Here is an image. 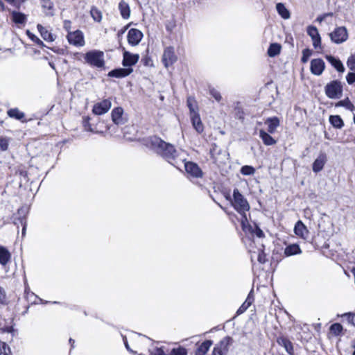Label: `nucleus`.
<instances>
[{"label": "nucleus", "instance_id": "obj_1", "mask_svg": "<svg viewBox=\"0 0 355 355\" xmlns=\"http://www.w3.org/2000/svg\"><path fill=\"white\" fill-rule=\"evenodd\" d=\"M145 144L151 150L178 169H180L182 163L186 159L182 151L177 150L173 145L157 136L146 138Z\"/></svg>", "mask_w": 355, "mask_h": 355}, {"label": "nucleus", "instance_id": "obj_2", "mask_svg": "<svg viewBox=\"0 0 355 355\" xmlns=\"http://www.w3.org/2000/svg\"><path fill=\"white\" fill-rule=\"evenodd\" d=\"M226 199L231 201L232 205L241 214V216L243 214H246L245 212L250 209V205L247 200L236 188L233 191V200H231L230 195L226 196Z\"/></svg>", "mask_w": 355, "mask_h": 355}, {"label": "nucleus", "instance_id": "obj_3", "mask_svg": "<svg viewBox=\"0 0 355 355\" xmlns=\"http://www.w3.org/2000/svg\"><path fill=\"white\" fill-rule=\"evenodd\" d=\"M84 59L92 67L101 68L105 65L104 53L101 51H89L85 54Z\"/></svg>", "mask_w": 355, "mask_h": 355}, {"label": "nucleus", "instance_id": "obj_4", "mask_svg": "<svg viewBox=\"0 0 355 355\" xmlns=\"http://www.w3.org/2000/svg\"><path fill=\"white\" fill-rule=\"evenodd\" d=\"M326 96L331 99L339 98L343 93V85L338 80H332L324 87Z\"/></svg>", "mask_w": 355, "mask_h": 355}, {"label": "nucleus", "instance_id": "obj_5", "mask_svg": "<svg viewBox=\"0 0 355 355\" xmlns=\"http://www.w3.org/2000/svg\"><path fill=\"white\" fill-rule=\"evenodd\" d=\"M329 37L332 42L342 44L348 39V32L345 26L337 27L329 33Z\"/></svg>", "mask_w": 355, "mask_h": 355}, {"label": "nucleus", "instance_id": "obj_6", "mask_svg": "<svg viewBox=\"0 0 355 355\" xmlns=\"http://www.w3.org/2000/svg\"><path fill=\"white\" fill-rule=\"evenodd\" d=\"M232 339L230 337H225L215 345L211 355H226L229 351V347L232 344Z\"/></svg>", "mask_w": 355, "mask_h": 355}, {"label": "nucleus", "instance_id": "obj_7", "mask_svg": "<svg viewBox=\"0 0 355 355\" xmlns=\"http://www.w3.org/2000/svg\"><path fill=\"white\" fill-rule=\"evenodd\" d=\"M67 39L70 44L76 46H83L85 45L84 35L81 31L76 30L73 32H69Z\"/></svg>", "mask_w": 355, "mask_h": 355}, {"label": "nucleus", "instance_id": "obj_8", "mask_svg": "<svg viewBox=\"0 0 355 355\" xmlns=\"http://www.w3.org/2000/svg\"><path fill=\"white\" fill-rule=\"evenodd\" d=\"M308 35L311 38L315 49H321V37L318 28L314 26H309L306 29Z\"/></svg>", "mask_w": 355, "mask_h": 355}, {"label": "nucleus", "instance_id": "obj_9", "mask_svg": "<svg viewBox=\"0 0 355 355\" xmlns=\"http://www.w3.org/2000/svg\"><path fill=\"white\" fill-rule=\"evenodd\" d=\"M112 103L110 99H104L96 103L93 106L92 112L96 115H102L105 114L111 108Z\"/></svg>", "mask_w": 355, "mask_h": 355}, {"label": "nucleus", "instance_id": "obj_10", "mask_svg": "<svg viewBox=\"0 0 355 355\" xmlns=\"http://www.w3.org/2000/svg\"><path fill=\"white\" fill-rule=\"evenodd\" d=\"M177 60V56L175 54L174 48L172 46L166 47L162 55V62L166 67L171 66Z\"/></svg>", "mask_w": 355, "mask_h": 355}, {"label": "nucleus", "instance_id": "obj_11", "mask_svg": "<svg viewBox=\"0 0 355 355\" xmlns=\"http://www.w3.org/2000/svg\"><path fill=\"white\" fill-rule=\"evenodd\" d=\"M186 172L193 178H201L202 176V171L198 165L193 162H186L182 163Z\"/></svg>", "mask_w": 355, "mask_h": 355}, {"label": "nucleus", "instance_id": "obj_12", "mask_svg": "<svg viewBox=\"0 0 355 355\" xmlns=\"http://www.w3.org/2000/svg\"><path fill=\"white\" fill-rule=\"evenodd\" d=\"M142 37V32L137 28L130 29L127 35L128 44L133 46L138 45Z\"/></svg>", "mask_w": 355, "mask_h": 355}, {"label": "nucleus", "instance_id": "obj_13", "mask_svg": "<svg viewBox=\"0 0 355 355\" xmlns=\"http://www.w3.org/2000/svg\"><path fill=\"white\" fill-rule=\"evenodd\" d=\"M324 69L325 63L322 59L316 58L311 61L310 70L313 74L320 76L322 73Z\"/></svg>", "mask_w": 355, "mask_h": 355}, {"label": "nucleus", "instance_id": "obj_14", "mask_svg": "<svg viewBox=\"0 0 355 355\" xmlns=\"http://www.w3.org/2000/svg\"><path fill=\"white\" fill-rule=\"evenodd\" d=\"M139 59V54H134L130 53L129 51H125L123 54L122 64L126 68L131 67L138 62Z\"/></svg>", "mask_w": 355, "mask_h": 355}, {"label": "nucleus", "instance_id": "obj_15", "mask_svg": "<svg viewBox=\"0 0 355 355\" xmlns=\"http://www.w3.org/2000/svg\"><path fill=\"white\" fill-rule=\"evenodd\" d=\"M327 162V155L324 153H320L313 163L312 169L314 173L321 171Z\"/></svg>", "mask_w": 355, "mask_h": 355}, {"label": "nucleus", "instance_id": "obj_16", "mask_svg": "<svg viewBox=\"0 0 355 355\" xmlns=\"http://www.w3.org/2000/svg\"><path fill=\"white\" fill-rule=\"evenodd\" d=\"M132 71L133 69L131 67L118 68L110 71L107 75L110 77L121 78L129 76Z\"/></svg>", "mask_w": 355, "mask_h": 355}, {"label": "nucleus", "instance_id": "obj_17", "mask_svg": "<svg viewBox=\"0 0 355 355\" xmlns=\"http://www.w3.org/2000/svg\"><path fill=\"white\" fill-rule=\"evenodd\" d=\"M123 110L120 107H115L112 111V120L117 125H121L125 123V120L123 117Z\"/></svg>", "mask_w": 355, "mask_h": 355}, {"label": "nucleus", "instance_id": "obj_18", "mask_svg": "<svg viewBox=\"0 0 355 355\" xmlns=\"http://www.w3.org/2000/svg\"><path fill=\"white\" fill-rule=\"evenodd\" d=\"M326 60L334 67L338 72L343 73L345 71V67L340 60L331 55H327L325 56Z\"/></svg>", "mask_w": 355, "mask_h": 355}, {"label": "nucleus", "instance_id": "obj_19", "mask_svg": "<svg viewBox=\"0 0 355 355\" xmlns=\"http://www.w3.org/2000/svg\"><path fill=\"white\" fill-rule=\"evenodd\" d=\"M11 259V253L4 246L0 245V264L5 266Z\"/></svg>", "mask_w": 355, "mask_h": 355}, {"label": "nucleus", "instance_id": "obj_20", "mask_svg": "<svg viewBox=\"0 0 355 355\" xmlns=\"http://www.w3.org/2000/svg\"><path fill=\"white\" fill-rule=\"evenodd\" d=\"M191 122L193 128L198 133L203 132L204 128L199 114L197 112L192 113L191 116Z\"/></svg>", "mask_w": 355, "mask_h": 355}, {"label": "nucleus", "instance_id": "obj_21", "mask_svg": "<svg viewBox=\"0 0 355 355\" xmlns=\"http://www.w3.org/2000/svg\"><path fill=\"white\" fill-rule=\"evenodd\" d=\"M242 230L247 234H252L255 230V223L252 225L248 223L246 214H243L241 219Z\"/></svg>", "mask_w": 355, "mask_h": 355}, {"label": "nucleus", "instance_id": "obj_22", "mask_svg": "<svg viewBox=\"0 0 355 355\" xmlns=\"http://www.w3.org/2000/svg\"><path fill=\"white\" fill-rule=\"evenodd\" d=\"M265 123L268 125V132L272 134L279 125V119L277 116L269 117Z\"/></svg>", "mask_w": 355, "mask_h": 355}, {"label": "nucleus", "instance_id": "obj_23", "mask_svg": "<svg viewBox=\"0 0 355 355\" xmlns=\"http://www.w3.org/2000/svg\"><path fill=\"white\" fill-rule=\"evenodd\" d=\"M294 232L298 236L305 238L308 234V230L304 224L301 221L298 220L295 225Z\"/></svg>", "mask_w": 355, "mask_h": 355}, {"label": "nucleus", "instance_id": "obj_24", "mask_svg": "<svg viewBox=\"0 0 355 355\" xmlns=\"http://www.w3.org/2000/svg\"><path fill=\"white\" fill-rule=\"evenodd\" d=\"M37 29L42 36V37L46 42H53L55 39V37L49 32L45 27L42 26L41 24L37 25Z\"/></svg>", "mask_w": 355, "mask_h": 355}, {"label": "nucleus", "instance_id": "obj_25", "mask_svg": "<svg viewBox=\"0 0 355 355\" xmlns=\"http://www.w3.org/2000/svg\"><path fill=\"white\" fill-rule=\"evenodd\" d=\"M259 137L266 146H272L276 144V140L263 130H259Z\"/></svg>", "mask_w": 355, "mask_h": 355}, {"label": "nucleus", "instance_id": "obj_26", "mask_svg": "<svg viewBox=\"0 0 355 355\" xmlns=\"http://www.w3.org/2000/svg\"><path fill=\"white\" fill-rule=\"evenodd\" d=\"M119 10L121 17L124 19H128L130 16V8L129 5L125 1H122L119 3Z\"/></svg>", "mask_w": 355, "mask_h": 355}, {"label": "nucleus", "instance_id": "obj_27", "mask_svg": "<svg viewBox=\"0 0 355 355\" xmlns=\"http://www.w3.org/2000/svg\"><path fill=\"white\" fill-rule=\"evenodd\" d=\"M212 341L207 340L204 341L196 349L195 355H205L212 345Z\"/></svg>", "mask_w": 355, "mask_h": 355}, {"label": "nucleus", "instance_id": "obj_28", "mask_svg": "<svg viewBox=\"0 0 355 355\" xmlns=\"http://www.w3.org/2000/svg\"><path fill=\"white\" fill-rule=\"evenodd\" d=\"M302 253V250L297 244H291L286 246L284 254L286 257L296 255Z\"/></svg>", "mask_w": 355, "mask_h": 355}, {"label": "nucleus", "instance_id": "obj_29", "mask_svg": "<svg viewBox=\"0 0 355 355\" xmlns=\"http://www.w3.org/2000/svg\"><path fill=\"white\" fill-rule=\"evenodd\" d=\"M278 343L284 347L288 354H293V344L288 338L284 337L279 338L278 339Z\"/></svg>", "mask_w": 355, "mask_h": 355}, {"label": "nucleus", "instance_id": "obj_30", "mask_svg": "<svg viewBox=\"0 0 355 355\" xmlns=\"http://www.w3.org/2000/svg\"><path fill=\"white\" fill-rule=\"evenodd\" d=\"M41 6L46 15H53V3L51 0H41Z\"/></svg>", "mask_w": 355, "mask_h": 355}, {"label": "nucleus", "instance_id": "obj_31", "mask_svg": "<svg viewBox=\"0 0 355 355\" xmlns=\"http://www.w3.org/2000/svg\"><path fill=\"white\" fill-rule=\"evenodd\" d=\"M11 15L12 21L17 24H24L26 21V16L24 13L13 11Z\"/></svg>", "mask_w": 355, "mask_h": 355}, {"label": "nucleus", "instance_id": "obj_32", "mask_svg": "<svg viewBox=\"0 0 355 355\" xmlns=\"http://www.w3.org/2000/svg\"><path fill=\"white\" fill-rule=\"evenodd\" d=\"M329 122L336 128L340 129L344 126V122L339 115H331Z\"/></svg>", "mask_w": 355, "mask_h": 355}, {"label": "nucleus", "instance_id": "obj_33", "mask_svg": "<svg viewBox=\"0 0 355 355\" xmlns=\"http://www.w3.org/2000/svg\"><path fill=\"white\" fill-rule=\"evenodd\" d=\"M276 9L278 14L284 19L290 18V12L282 3H278L276 5Z\"/></svg>", "mask_w": 355, "mask_h": 355}, {"label": "nucleus", "instance_id": "obj_34", "mask_svg": "<svg viewBox=\"0 0 355 355\" xmlns=\"http://www.w3.org/2000/svg\"><path fill=\"white\" fill-rule=\"evenodd\" d=\"M8 116L10 118L21 120L24 118L25 114L21 112L18 108H11L7 112Z\"/></svg>", "mask_w": 355, "mask_h": 355}, {"label": "nucleus", "instance_id": "obj_35", "mask_svg": "<svg viewBox=\"0 0 355 355\" xmlns=\"http://www.w3.org/2000/svg\"><path fill=\"white\" fill-rule=\"evenodd\" d=\"M281 51V45L277 43H272L268 49V55L272 58L277 55Z\"/></svg>", "mask_w": 355, "mask_h": 355}, {"label": "nucleus", "instance_id": "obj_36", "mask_svg": "<svg viewBox=\"0 0 355 355\" xmlns=\"http://www.w3.org/2000/svg\"><path fill=\"white\" fill-rule=\"evenodd\" d=\"M336 106L345 107L346 109H347L350 111H353L354 110V105L352 103V102L349 101V99L348 98H347L344 100L340 101L337 103Z\"/></svg>", "mask_w": 355, "mask_h": 355}, {"label": "nucleus", "instance_id": "obj_37", "mask_svg": "<svg viewBox=\"0 0 355 355\" xmlns=\"http://www.w3.org/2000/svg\"><path fill=\"white\" fill-rule=\"evenodd\" d=\"M240 172L243 175H252L255 173V168L249 165H245L241 168Z\"/></svg>", "mask_w": 355, "mask_h": 355}, {"label": "nucleus", "instance_id": "obj_38", "mask_svg": "<svg viewBox=\"0 0 355 355\" xmlns=\"http://www.w3.org/2000/svg\"><path fill=\"white\" fill-rule=\"evenodd\" d=\"M343 330V326L340 323H334L330 327V331L335 336L340 335Z\"/></svg>", "mask_w": 355, "mask_h": 355}, {"label": "nucleus", "instance_id": "obj_39", "mask_svg": "<svg viewBox=\"0 0 355 355\" xmlns=\"http://www.w3.org/2000/svg\"><path fill=\"white\" fill-rule=\"evenodd\" d=\"M90 118L89 116H85L83 117V125L86 131L97 133V131H96L92 126L90 122Z\"/></svg>", "mask_w": 355, "mask_h": 355}, {"label": "nucleus", "instance_id": "obj_40", "mask_svg": "<svg viewBox=\"0 0 355 355\" xmlns=\"http://www.w3.org/2000/svg\"><path fill=\"white\" fill-rule=\"evenodd\" d=\"M0 355H11V350L8 344L0 340Z\"/></svg>", "mask_w": 355, "mask_h": 355}, {"label": "nucleus", "instance_id": "obj_41", "mask_svg": "<svg viewBox=\"0 0 355 355\" xmlns=\"http://www.w3.org/2000/svg\"><path fill=\"white\" fill-rule=\"evenodd\" d=\"M26 33H27V35L28 36V37L33 42H35V44H37L38 46H41V47H44L46 46L45 44H44V42L39 38L37 37L35 35H34L33 33H32L30 31H26Z\"/></svg>", "mask_w": 355, "mask_h": 355}, {"label": "nucleus", "instance_id": "obj_42", "mask_svg": "<svg viewBox=\"0 0 355 355\" xmlns=\"http://www.w3.org/2000/svg\"><path fill=\"white\" fill-rule=\"evenodd\" d=\"M91 15L96 21H101L102 19L101 12L95 7H92L90 11Z\"/></svg>", "mask_w": 355, "mask_h": 355}, {"label": "nucleus", "instance_id": "obj_43", "mask_svg": "<svg viewBox=\"0 0 355 355\" xmlns=\"http://www.w3.org/2000/svg\"><path fill=\"white\" fill-rule=\"evenodd\" d=\"M209 93L218 103H219L221 101V99H222L221 94L215 88L209 87Z\"/></svg>", "mask_w": 355, "mask_h": 355}, {"label": "nucleus", "instance_id": "obj_44", "mask_svg": "<svg viewBox=\"0 0 355 355\" xmlns=\"http://www.w3.org/2000/svg\"><path fill=\"white\" fill-rule=\"evenodd\" d=\"M10 139L7 137H0V150L6 151L8 148Z\"/></svg>", "mask_w": 355, "mask_h": 355}, {"label": "nucleus", "instance_id": "obj_45", "mask_svg": "<svg viewBox=\"0 0 355 355\" xmlns=\"http://www.w3.org/2000/svg\"><path fill=\"white\" fill-rule=\"evenodd\" d=\"M312 55V51L309 49H304L302 51V56L301 58V62L302 63H306L308 62L309 58Z\"/></svg>", "mask_w": 355, "mask_h": 355}, {"label": "nucleus", "instance_id": "obj_46", "mask_svg": "<svg viewBox=\"0 0 355 355\" xmlns=\"http://www.w3.org/2000/svg\"><path fill=\"white\" fill-rule=\"evenodd\" d=\"M347 67L352 71H355V54H352L347 61Z\"/></svg>", "mask_w": 355, "mask_h": 355}, {"label": "nucleus", "instance_id": "obj_47", "mask_svg": "<svg viewBox=\"0 0 355 355\" xmlns=\"http://www.w3.org/2000/svg\"><path fill=\"white\" fill-rule=\"evenodd\" d=\"M341 317L346 318L349 323L355 326V314L352 313H345L341 315Z\"/></svg>", "mask_w": 355, "mask_h": 355}, {"label": "nucleus", "instance_id": "obj_48", "mask_svg": "<svg viewBox=\"0 0 355 355\" xmlns=\"http://www.w3.org/2000/svg\"><path fill=\"white\" fill-rule=\"evenodd\" d=\"M187 350L184 347L175 348L171 350L170 355H187Z\"/></svg>", "mask_w": 355, "mask_h": 355}, {"label": "nucleus", "instance_id": "obj_49", "mask_svg": "<svg viewBox=\"0 0 355 355\" xmlns=\"http://www.w3.org/2000/svg\"><path fill=\"white\" fill-rule=\"evenodd\" d=\"M252 236H256L258 238H262L264 236V233L257 225H255V230Z\"/></svg>", "mask_w": 355, "mask_h": 355}, {"label": "nucleus", "instance_id": "obj_50", "mask_svg": "<svg viewBox=\"0 0 355 355\" xmlns=\"http://www.w3.org/2000/svg\"><path fill=\"white\" fill-rule=\"evenodd\" d=\"M346 80L349 85H352L355 83V72H349L346 76Z\"/></svg>", "mask_w": 355, "mask_h": 355}, {"label": "nucleus", "instance_id": "obj_51", "mask_svg": "<svg viewBox=\"0 0 355 355\" xmlns=\"http://www.w3.org/2000/svg\"><path fill=\"white\" fill-rule=\"evenodd\" d=\"M258 261L261 263H265L267 261L266 254L263 250H260L258 254Z\"/></svg>", "mask_w": 355, "mask_h": 355}, {"label": "nucleus", "instance_id": "obj_52", "mask_svg": "<svg viewBox=\"0 0 355 355\" xmlns=\"http://www.w3.org/2000/svg\"><path fill=\"white\" fill-rule=\"evenodd\" d=\"M150 355H166L161 347H155L150 353Z\"/></svg>", "mask_w": 355, "mask_h": 355}, {"label": "nucleus", "instance_id": "obj_53", "mask_svg": "<svg viewBox=\"0 0 355 355\" xmlns=\"http://www.w3.org/2000/svg\"><path fill=\"white\" fill-rule=\"evenodd\" d=\"M6 300V295L4 289L0 286V304H5Z\"/></svg>", "mask_w": 355, "mask_h": 355}, {"label": "nucleus", "instance_id": "obj_54", "mask_svg": "<svg viewBox=\"0 0 355 355\" xmlns=\"http://www.w3.org/2000/svg\"><path fill=\"white\" fill-rule=\"evenodd\" d=\"M248 308H249V306L245 302H243L242 304V305L237 310L236 313L238 315H240V314L243 313V312H245Z\"/></svg>", "mask_w": 355, "mask_h": 355}, {"label": "nucleus", "instance_id": "obj_55", "mask_svg": "<svg viewBox=\"0 0 355 355\" xmlns=\"http://www.w3.org/2000/svg\"><path fill=\"white\" fill-rule=\"evenodd\" d=\"M63 28L65 29L68 33L71 32L70 29L71 28V22L69 20H64L63 21Z\"/></svg>", "mask_w": 355, "mask_h": 355}, {"label": "nucleus", "instance_id": "obj_56", "mask_svg": "<svg viewBox=\"0 0 355 355\" xmlns=\"http://www.w3.org/2000/svg\"><path fill=\"white\" fill-rule=\"evenodd\" d=\"M19 220V222L21 223V224L23 226V228H22V235L24 236L25 234H26V221L25 220V218H19L18 219Z\"/></svg>", "mask_w": 355, "mask_h": 355}, {"label": "nucleus", "instance_id": "obj_57", "mask_svg": "<svg viewBox=\"0 0 355 355\" xmlns=\"http://www.w3.org/2000/svg\"><path fill=\"white\" fill-rule=\"evenodd\" d=\"M252 291H250V293H249L247 299L245 300V301L244 302L248 306H250L251 305V304L254 301V298L252 296H251V293H252Z\"/></svg>", "mask_w": 355, "mask_h": 355}, {"label": "nucleus", "instance_id": "obj_58", "mask_svg": "<svg viewBox=\"0 0 355 355\" xmlns=\"http://www.w3.org/2000/svg\"><path fill=\"white\" fill-rule=\"evenodd\" d=\"M130 25V24H129L126 25L125 26H124L122 29H121L120 31H119V32H118V35H119V36H120V35H121L124 34V33H125V31L128 30V28H129Z\"/></svg>", "mask_w": 355, "mask_h": 355}, {"label": "nucleus", "instance_id": "obj_59", "mask_svg": "<svg viewBox=\"0 0 355 355\" xmlns=\"http://www.w3.org/2000/svg\"><path fill=\"white\" fill-rule=\"evenodd\" d=\"M151 61L150 58L148 56L142 58L141 62L144 63L145 66L149 65V62Z\"/></svg>", "mask_w": 355, "mask_h": 355}, {"label": "nucleus", "instance_id": "obj_60", "mask_svg": "<svg viewBox=\"0 0 355 355\" xmlns=\"http://www.w3.org/2000/svg\"><path fill=\"white\" fill-rule=\"evenodd\" d=\"M24 0H10L8 3H12L15 6H19L22 2H24Z\"/></svg>", "mask_w": 355, "mask_h": 355}, {"label": "nucleus", "instance_id": "obj_61", "mask_svg": "<svg viewBox=\"0 0 355 355\" xmlns=\"http://www.w3.org/2000/svg\"><path fill=\"white\" fill-rule=\"evenodd\" d=\"M123 341H124V345H125V346L126 349H127L128 351H130V352H132V350L130 349V347H129V345H128V341H127L126 338H123Z\"/></svg>", "mask_w": 355, "mask_h": 355}, {"label": "nucleus", "instance_id": "obj_62", "mask_svg": "<svg viewBox=\"0 0 355 355\" xmlns=\"http://www.w3.org/2000/svg\"><path fill=\"white\" fill-rule=\"evenodd\" d=\"M69 343L71 345V347L73 348L74 347L75 340L73 339H72V338H69Z\"/></svg>", "mask_w": 355, "mask_h": 355}, {"label": "nucleus", "instance_id": "obj_63", "mask_svg": "<svg viewBox=\"0 0 355 355\" xmlns=\"http://www.w3.org/2000/svg\"><path fill=\"white\" fill-rule=\"evenodd\" d=\"M324 18V16H319V17H317V19H316V20H317L318 21H319V22H321V21H323Z\"/></svg>", "mask_w": 355, "mask_h": 355}, {"label": "nucleus", "instance_id": "obj_64", "mask_svg": "<svg viewBox=\"0 0 355 355\" xmlns=\"http://www.w3.org/2000/svg\"><path fill=\"white\" fill-rule=\"evenodd\" d=\"M188 105H189V107L190 109L191 113L192 114V113L195 112L192 105L189 103H188Z\"/></svg>", "mask_w": 355, "mask_h": 355}]
</instances>
